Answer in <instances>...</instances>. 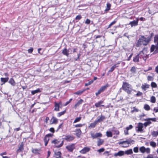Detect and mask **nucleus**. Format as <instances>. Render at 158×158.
<instances>
[{
  "label": "nucleus",
  "instance_id": "nucleus-48",
  "mask_svg": "<svg viewBox=\"0 0 158 158\" xmlns=\"http://www.w3.org/2000/svg\"><path fill=\"white\" fill-rule=\"evenodd\" d=\"M112 131L114 132V134H116V135H118L119 134V131L116 129L112 130Z\"/></svg>",
  "mask_w": 158,
  "mask_h": 158
},
{
  "label": "nucleus",
  "instance_id": "nucleus-14",
  "mask_svg": "<svg viewBox=\"0 0 158 158\" xmlns=\"http://www.w3.org/2000/svg\"><path fill=\"white\" fill-rule=\"evenodd\" d=\"M143 124L142 123H139L138 124L137 128L138 129L137 131L139 132H142L143 131Z\"/></svg>",
  "mask_w": 158,
  "mask_h": 158
},
{
  "label": "nucleus",
  "instance_id": "nucleus-17",
  "mask_svg": "<svg viewBox=\"0 0 158 158\" xmlns=\"http://www.w3.org/2000/svg\"><path fill=\"white\" fill-rule=\"evenodd\" d=\"M124 152L123 151H119L118 152L114 154V156L115 157L117 156H121L124 155Z\"/></svg>",
  "mask_w": 158,
  "mask_h": 158
},
{
  "label": "nucleus",
  "instance_id": "nucleus-36",
  "mask_svg": "<svg viewBox=\"0 0 158 158\" xmlns=\"http://www.w3.org/2000/svg\"><path fill=\"white\" fill-rule=\"evenodd\" d=\"M110 6H111V4L109 3H107L106 4V8L105 10V11H108L110 9Z\"/></svg>",
  "mask_w": 158,
  "mask_h": 158
},
{
  "label": "nucleus",
  "instance_id": "nucleus-63",
  "mask_svg": "<svg viewBox=\"0 0 158 158\" xmlns=\"http://www.w3.org/2000/svg\"><path fill=\"white\" fill-rule=\"evenodd\" d=\"M148 81H152L153 80V77L151 76H148Z\"/></svg>",
  "mask_w": 158,
  "mask_h": 158
},
{
  "label": "nucleus",
  "instance_id": "nucleus-25",
  "mask_svg": "<svg viewBox=\"0 0 158 158\" xmlns=\"http://www.w3.org/2000/svg\"><path fill=\"white\" fill-rule=\"evenodd\" d=\"M105 118H106L104 116L101 115V116H99L98 119L96 120V121L98 123V122L102 121Z\"/></svg>",
  "mask_w": 158,
  "mask_h": 158
},
{
  "label": "nucleus",
  "instance_id": "nucleus-54",
  "mask_svg": "<svg viewBox=\"0 0 158 158\" xmlns=\"http://www.w3.org/2000/svg\"><path fill=\"white\" fill-rule=\"evenodd\" d=\"M105 150V149L104 148H101L100 149L98 150H97L98 152L99 153H101L102 152H103Z\"/></svg>",
  "mask_w": 158,
  "mask_h": 158
},
{
  "label": "nucleus",
  "instance_id": "nucleus-44",
  "mask_svg": "<svg viewBox=\"0 0 158 158\" xmlns=\"http://www.w3.org/2000/svg\"><path fill=\"white\" fill-rule=\"evenodd\" d=\"M81 117H80L76 118L74 121L73 123H75L77 122H79L80 120H81Z\"/></svg>",
  "mask_w": 158,
  "mask_h": 158
},
{
  "label": "nucleus",
  "instance_id": "nucleus-1",
  "mask_svg": "<svg viewBox=\"0 0 158 158\" xmlns=\"http://www.w3.org/2000/svg\"><path fill=\"white\" fill-rule=\"evenodd\" d=\"M150 41V38L149 37H145L144 36L142 35L137 41L136 46L137 47H140L142 44L146 46L148 45Z\"/></svg>",
  "mask_w": 158,
  "mask_h": 158
},
{
  "label": "nucleus",
  "instance_id": "nucleus-32",
  "mask_svg": "<svg viewBox=\"0 0 158 158\" xmlns=\"http://www.w3.org/2000/svg\"><path fill=\"white\" fill-rule=\"evenodd\" d=\"M9 82L13 86H15V81L13 78L10 79Z\"/></svg>",
  "mask_w": 158,
  "mask_h": 158
},
{
  "label": "nucleus",
  "instance_id": "nucleus-57",
  "mask_svg": "<svg viewBox=\"0 0 158 158\" xmlns=\"http://www.w3.org/2000/svg\"><path fill=\"white\" fill-rule=\"evenodd\" d=\"M82 18L81 16L80 15H78L76 16L75 18V19L77 20H79Z\"/></svg>",
  "mask_w": 158,
  "mask_h": 158
},
{
  "label": "nucleus",
  "instance_id": "nucleus-13",
  "mask_svg": "<svg viewBox=\"0 0 158 158\" xmlns=\"http://www.w3.org/2000/svg\"><path fill=\"white\" fill-rule=\"evenodd\" d=\"M90 150V148L87 147H85L83 149L80 151V152L82 154H85L89 152Z\"/></svg>",
  "mask_w": 158,
  "mask_h": 158
},
{
  "label": "nucleus",
  "instance_id": "nucleus-41",
  "mask_svg": "<svg viewBox=\"0 0 158 158\" xmlns=\"http://www.w3.org/2000/svg\"><path fill=\"white\" fill-rule=\"evenodd\" d=\"M150 146H152L153 148H155L156 146V143L153 141H151L150 143Z\"/></svg>",
  "mask_w": 158,
  "mask_h": 158
},
{
  "label": "nucleus",
  "instance_id": "nucleus-50",
  "mask_svg": "<svg viewBox=\"0 0 158 158\" xmlns=\"http://www.w3.org/2000/svg\"><path fill=\"white\" fill-rule=\"evenodd\" d=\"M152 135L154 137H156L158 135L157 131H153L152 133Z\"/></svg>",
  "mask_w": 158,
  "mask_h": 158
},
{
  "label": "nucleus",
  "instance_id": "nucleus-39",
  "mask_svg": "<svg viewBox=\"0 0 158 158\" xmlns=\"http://www.w3.org/2000/svg\"><path fill=\"white\" fill-rule=\"evenodd\" d=\"M154 42L156 44H158V35H156L154 37Z\"/></svg>",
  "mask_w": 158,
  "mask_h": 158
},
{
  "label": "nucleus",
  "instance_id": "nucleus-2",
  "mask_svg": "<svg viewBox=\"0 0 158 158\" xmlns=\"http://www.w3.org/2000/svg\"><path fill=\"white\" fill-rule=\"evenodd\" d=\"M122 88L128 94H132L133 91H135L132 89L131 85L127 82H123Z\"/></svg>",
  "mask_w": 158,
  "mask_h": 158
},
{
  "label": "nucleus",
  "instance_id": "nucleus-60",
  "mask_svg": "<svg viewBox=\"0 0 158 158\" xmlns=\"http://www.w3.org/2000/svg\"><path fill=\"white\" fill-rule=\"evenodd\" d=\"M90 22L91 21L89 19H87L85 22V23L86 24H90Z\"/></svg>",
  "mask_w": 158,
  "mask_h": 158
},
{
  "label": "nucleus",
  "instance_id": "nucleus-3",
  "mask_svg": "<svg viewBox=\"0 0 158 158\" xmlns=\"http://www.w3.org/2000/svg\"><path fill=\"white\" fill-rule=\"evenodd\" d=\"M60 142V141L58 139H55L53 140H52L51 142V143L52 144H54V146H55V147L59 148L61 147L63 144L64 142L62 141L61 143H60L59 145H58Z\"/></svg>",
  "mask_w": 158,
  "mask_h": 158
},
{
  "label": "nucleus",
  "instance_id": "nucleus-30",
  "mask_svg": "<svg viewBox=\"0 0 158 158\" xmlns=\"http://www.w3.org/2000/svg\"><path fill=\"white\" fill-rule=\"evenodd\" d=\"M124 152V154H125L127 155H129L130 154H131L133 153L132 150L131 149H130L127 150H126Z\"/></svg>",
  "mask_w": 158,
  "mask_h": 158
},
{
  "label": "nucleus",
  "instance_id": "nucleus-21",
  "mask_svg": "<svg viewBox=\"0 0 158 158\" xmlns=\"http://www.w3.org/2000/svg\"><path fill=\"white\" fill-rule=\"evenodd\" d=\"M84 101L82 99H80L74 105V108L75 109H76V108L79 106Z\"/></svg>",
  "mask_w": 158,
  "mask_h": 158
},
{
  "label": "nucleus",
  "instance_id": "nucleus-8",
  "mask_svg": "<svg viewBox=\"0 0 158 158\" xmlns=\"http://www.w3.org/2000/svg\"><path fill=\"white\" fill-rule=\"evenodd\" d=\"M154 51L153 54H155L158 53V48L154 45H152L150 48V52Z\"/></svg>",
  "mask_w": 158,
  "mask_h": 158
},
{
  "label": "nucleus",
  "instance_id": "nucleus-49",
  "mask_svg": "<svg viewBox=\"0 0 158 158\" xmlns=\"http://www.w3.org/2000/svg\"><path fill=\"white\" fill-rule=\"evenodd\" d=\"M94 82V80H91L90 81H89V82H88V83H86L85 84V86H88L89 85H90L92 83H93Z\"/></svg>",
  "mask_w": 158,
  "mask_h": 158
},
{
  "label": "nucleus",
  "instance_id": "nucleus-45",
  "mask_svg": "<svg viewBox=\"0 0 158 158\" xmlns=\"http://www.w3.org/2000/svg\"><path fill=\"white\" fill-rule=\"evenodd\" d=\"M156 99L154 96H152L151 98V102L152 103H154L156 102Z\"/></svg>",
  "mask_w": 158,
  "mask_h": 158
},
{
  "label": "nucleus",
  "instance_id": "nucleus-22",
  "mask_svg": "<svg viewBox=\"0 0 158 158\" xmlns=\"http://www.w3.org/2000/svg\"><path fill=\"white\" fill-rule=\"evenodd\" d=\"M103 103V101H100L99 102L96 103L95 104V106L96 107H99L101 106L104 107V105H102V104Z\"/></svg>",
  "mask_w": 158,
  "mask_h": 158
},
{
  "label": "nucleus",
  "instance_id": "nucleus-18",
  "mask_svg": "<svg viewBox=\"0 0 158 158\" xmlns=\"http://www.w3.org/2000/svg\"><path fill=\"white\" fill-rule=\"evenodd\" d=\"M149 86L150 85L148 84L144 83V84H143L142 85L141 88L142 90L144 91H145L147 89L149 88Z\"/></svg>",
  "mask_w": 158,
  "mask_h": 158
},
{
  "label": "nucleus",
  "instance_id": "nucleus-9",
  "mask_svg": "<svg viewBox=\"0 0 158 158\" xmlns=\"http://www.w3.org/2000/svg\"><path fill=\"white\" fill-rule=\"evenodd\" d=\"M74 139L73 136L70 135H67L65 136L63 139L68 142H70L73 140Z\"/></svg>",
  "mask_w": 158,
  "mask_h": 158
},
{
  "label": "nucleus",
  "instance_id": "nucleus-46",
  "mask_svg": "<svg viewBox=\"0 0 158 158\" xmlns=\"http://www.w3.org/2000/svg\"><path fill=\"white\" fill-rule=\"evenodd\" d=\"M106 135L108 137H111L112 136V135L111 131H107L106 132Z\"/></svg>",
  "mask_w": 158,
  "mask_h": 158
},
{
  "label": "nucleus",
  "instance_id": "nucleus-12",
  "mask_svg": "<svg viewBox=\"0 0 158 158\" xmlns=\"http://www.w3.org/2000/svg\"><path fill=\"white\" fill-rule=\"evenodd\" d=\"M61 155L62 154L60 152H54L53 157L54 158H62Z\"/></svg>",
  "mask_w": 158,
  "mask_h": 158
},
{
  "label": "nucleus",
  "instance_id": "nucleus-58",
  "mask_svg": "<svg viewBox=\"0 0 158 158\" xmlns=\"http://www.w3.org/2000/svg\"><path fill=\"white\" fill-rule=\"evenodd\" d=\"M83 125L81 124H78L74 125V126L75 127H81L83 126Z\"/></svg>",
  "mask_w": 158,
  "mask_h": 158
},
{
  "label": "nucleus",
  "instance_id": "nucleus-52",
  "mask_svg": "<svg viewBox=\"0 0 158 158\" xmlns=\"http://www.w3.org/2000/svg\"><path fill=\"white\" fill-rule=\"evenodd\" d=\"M145 61L148 58V55L145 54L142 57Z\"/></svg>",
  "mask_w": 158,
  "mask_h": 158
},
{
  "label": "nucleus",
  "instance_id": "nucleus-61",
  "mask_svg": "<svg viewBox=\"0 0 158 158\" xmlns=\"http://www.w3.org/2000/svg\"><path fill=\"white\" fill-rule=\"evenodd\" d=\"M134 152H135L137 153L138 152V148L137 147H135L133 149Z\"/></svg>",
  "mask_w": 158,
  "mask_h": 158
},
{
  "label": "nucleus",
  "instance_id": "nucleus-26",
  "mask_svg": "<svg viewBox=\"0 0 158 158\" xmlns=\"http://www.w3.org/2000/svg\"><path fill=\"white\" fill-rule=\"evenodd\" d=\"M110 85L108 84H106L105 85L102 86L100 88V89L102 90V91L103 92L104 91L107 87H109Z\"/></svg>",
  "mask_w": 158,
  "mask_h": 158
},
{
  "label": "nucleus",
  "instance_id": "nucleus-53",
  "mask_svg": "<svg viewBox=\"0 0 158 158\" xmlns=\"http://www.w3.org/2000/svg\"><path fill=\"white\" fill-rule=\"evenodd\" d=\"M102 92V90L100 89L97 92L95 93L96 95L98 96L99 94H100Z\"/></svg>",
  "mask_w": 158,
  "mask_h": 158
},
{
  "label": "nucleus",
  "instance_id": "nucleus-42",
  "mask_svg": "<svg viewBox=\"0 0 158 158\" xmlns=\"http://www.w3.org/2000/svg\"><path fill=\"white\" fill-rule=\"evenodd\" d=\"M65 112H66V110H64L63 111L61 112L58 113L57 114V117H60L61 116V115L64 114H65Z\"/></svg>",
  "mask_w": 158,
  "mask_h": 158
},
{
  "label": "nucleus",
  "instance_id": "nucleus-28",
  "mask_svg": "<svg viewBox=\"0 0 158 158\" xmlns=\"http://www.w3.org/2000/svg\"><path fill=\"white\" fill-rule=\"evenodd\" d=\"M75 132H76V135L77 136L79 137L81 133V131L80 129H76Z\"/></svg>",
  "mask_w": 158,
  "mask_h": 158
},
{
  "label": "nucleus",
  "instance_id": "nucleus-64",
  "mask_svg": "<svg viewBox=\"0 0 158 158\" xmlns=\"http://www.w3.org/2000/svg\"><path fill=\"white\" fill-rule=\"evenodd\" d=\"M147 158H158L157 156L154 158L152 155H148L147 157Z\"/></svg>",
  "mask_w": 158,
  "mask_h": 158
},
{
  "label": "nucleus",
  "instance_id": "nucleus-16",
  "mask_svg": "<svg viewBox=\"0 0 158 158\" xmlns=\"http://www.w3.org/2000/svg\"><path fill=\"white\" fill-rule=\"evenodd\" d=\"M58 123V119L56 117L53 116L51 120V124H56Z\"/></svg>",
  "mask_w": 158,
  "mask_h": 158
},
{
  "label": "nucleus",
  "instance_id": "nucleus-29",
  "mask_svg": "<svg viewBox=\"0 0 158 158\" xmlns=\"http://www.w3.org/2000/svg\"><path fill=\"white\" fill-rule=\"evenodd\" d=\"M140 58L139 55H137L135 57H133V61L134 62H139V59Z\"/></svg>",
  "mask_w": 158,
  "mask_h": 158
},
{
  "label": "nucleus",
  "instance_id": "nucleus-62",
  "mask_svg": "<svg viewBox=\"0 0 158 158\" xmlns=\"http://www.w3.org/2000/svg\"><path fill=\"white\" fill-rule=\"evenodd\" d=\"M142 94L143 93L142 92L139 91L135 95L137 96H139L142 95Z\"/></svg>",
  "mask_w": 158,
  "mask_h": 158
},
{
  "label": "nucleus",
  "instance_id": "nucleus-34",
  "mask_svg": "<svg viewBox=\"0 0 158 158\" xmlns=\"http://www.w3.org/2000/svg\"><path fill=\"white\" fill-rule=\"evenodd\" d=\"M145 116V114H144L143 113L142 114L140 115L139 116V118L142 121H144L148 120V118H143V117Z\"/></svg>",
  "mask_w": 158,
  "mask_h": 158
},
{
  "label": "nucleus",
  "instance_id": "nucleus-20",
  "mask_svg": "<svg viewBox=\"0 0 158 158\" xmlns=\"http://www.w3.org/2000/svg\"><path fill=\"white\" fill-rule=\"evenodd\" d=\"M103 143L104 140L103 139L100 138L98 139V140L97 141V145L98 146H100Z\"/></svg>",
  "mask_w": 158,
  "mask_h": 158
},
{
  "label": "nucleus",
  "instance_id": "nucleus-31",
  "mask_svg": "<svg viewBox=\"0 0 158 158\" xmlns=\"http://www.w3.org/2000/svg\"><path fill=\"white\" fill-rule=\"evenodd\" d=\"M98 123L95 120L94 123H91L89 126V127L94 128L96 125Z\"/></svg>",
  "mask_w": 158,
  "mask_h": 158
},
{
  "label": "nucleus",
  "instance_id": "nucleus-19",
  "mask_svg": "<svg viewBox=\"0 0 158 158\" xmlns=\"http://www.w3.org/2000/svg\"><path fill=\"white\" fill-rule=\"evenodd\" d=\"M23 143H22L20 145V146L19 147L18 149L16 151V152L17 153L19 152H22L23 151Z\"/></svg>",
  "mask_w": 158,
  "mask_h": 158
},
{
  "label": "nucleus",
  "instance_id": "nucleus-33",
  "mask_svg": "<svg viewBox=\"0 0 158 158\" xmlns=\"http://www.w3.org/2000/svg\"><path fill=\"white\" fill-rule=\"evenodd\" d=\"M40 89L38 88L36 90L32 91H31V93L32 95H34L35 94L40 92Z\"/></svg>",
  "mask_w": 158,
  "mask_h": 158
},
{
  "label": "nucleus",
  "instance_id": "nucleus-51",
  "mask_svg": "<svg viewBox=\"0 0 158 158\" xmlns=\"http://www.w3.org/2000/svg\"><path fill=\"white\" fill-rule=\"evenodd\" d=\"M151 86L152 88H156L157 87L156 84L154 82H152L151 83Z\"/></svg>",
  "mask_w": 158,
  "mask_h": 158
},
{
  "label": "nucleus",
  "instance_id": "nucleus-15",
  "mask_svg": "<svg viewBox=\"0 0 158 158\" xmlns=\"http://www.w3.org/2000/svg\"><path fill=\"white\" fill-rule=\"evenodd\" d=\"M120 63L119 62H118L116 64H114L108 71V72L111 73L116 68L118 67V65L120 64Z\"/></svg>",
  "mask_w": 158,
  "mask_h": 158
},
{
  "label": "nucleus",
  "instance_id": "nucleus-37",
  "mask_svg": "<svg viewBox=\"0 0 158 158\" xmlns=\"http://www.w3.org/2000/svg\"><path fill=\"white\" fill-rule=\"evenodd\" d=\"M44 140L45 143V145L46 146L48 143L49 139L47 137L45 136Z\"/></svg>",
  "mask_w": 158,
  "mask_h": 158
},
{
  "label": "nucleus",
  "instance_id": "nucleus-40",
  "mask_svg": "<svg viewBox=\"0 0 158 158\" xmlns=\"http://www.w3.org/2000/svg\"><path fill=\"white\" fill-rule=\"evenodd\" d=\"M131 72L133 73H135L136 71V68L135 66L132 67L130 69Z\"/></svg>",
  "mask_w": 158,
  "mask_h": 158
},
{
  "label": "nucleus",
  "instance_id": "nucleus-27",
  "mask_svg": "<svg viewBox=\"0 0 158 158\" xmlns=\"http://www.w3.org/2000/svg\"><path fill=\"white\" fill-rule=\"evenodd\" d=\"M0 79L1 82L3 83V84H4L8 81L9 78L8 77L6 78L1 77Z\"/></svg>",
  "mask_w": 158,
  "mask_h": 158
},
{
  "label": "nucleus",
  "instance_id": "nucleus-5",
  "mask_svg": "<svg viewBox=\"0 0 158 158\" xmlns=\"http://www.w3.org/2000/svg\"><path fill=\"white\" fill-rule=\"evenodd\" d=\"M140 151L142 153H143L146 152L147 153H149L150 152V148H146L144 146L141 147L139 148Z\"/></svg>",
  "mask_w": 158,
  "mask_h": 158
},
{
  "label": "nucleus",
  "instance_id": "nucleus-56",
  "mask_svg": "<svg viewBox=\"0 0 158 158\" xmlns=\"http://www.w3.org/2000/svg\"><path fill=\"white\" fill-rule=\"evenodd\" d=\"M63 127V123H61L58 127L57 129L56 130V131H57L58 130H59L60 129L62 128Z\"/></svg>",
  "mask_w": 158,
  "mask_h": 158
},
{
  "label": "nucleus",
  "instance_id": "nucleus-7",
  "mask_svg": "<svg viewBox=\"0 0 158 158\" xmlns=\"http://www.w3.org/2000/svg\"><path fill=\"white\" fill-rule=\"evenodd\" d=\"M66 148L69 152H72L75 148V144L72 143L68 145L66 147Z\"/></svg>",
  "mask_w": 158,
  "mask_h": 158
},
{
  "label": "nucleus",
  "instance_id": "nucleus-55",
  "mask_svg": "<svg viewBox=\"0 0 158 158\" xmlns=\"http://www.w3.org/2000/svg\"><path fill=\"white\" fill-rule=\"evenodd\" d=\"M72 98H70L69 100L68 101L66 102L64 105V106H65L69 104L72 101Z\"/></svg>",
  "mask_w": 158,
  "mask_h": 158
},
{
  "label": "nucleus",
  "instance_id": "nucleus-43",
  "mask_svg": "<svg viewBox=\"0 0 158 158\" xmlns=\"http://www.w3.org/2000/svg\"><path fill=\"white\" fill-rule=\"evenodd\" d=\"M144 108L146 110H149L150 109V107L149 105L148 104H145L144 106Z\"/></svg>",
  "mask_w": 158,
  "mask_h": 158
},
{
  "label": "nucleus",
  "instance_id": "nucleus-38",
  "mask_svg": "<svg viewBox=\"0 0 158 158\" xmlns=\"http://www.w3.org/2000/svg\"><path fill=\"white\" fill-rule=\"evenodd\" d=\"M85 90L84 89L82 90H79L76 92H75L74 94L78 95H81L83 93Z\"/></svg>",
  "mask_w": 158,
  "mask_h": 158
},
{
  "label": "nucleus",
  "instance_id": "nucleus-23",
  "mask_svg": "<svg viewBox=\"0 0 158 158\" xmlns=\"http://www.w3.org/2000/svg\"><path fill=\"white\" fill-rule=\"evenodd\" d=\"M54 104L55 107L54 110L56 111H59L60 110L59 108L60 106L57 104V102H54Z\"/></svg>",
  "mask_w": 158,
  "mask_h": 158
},
{
  "label": "nucleus",
  "instance_id": "nucleus-47",
  "mask_svg": "<svg viewBox=\"0 0 158 158\" xmlns=\"http://www.w3.org/2000/svg\"><path fill=\"white\" fill-rule=\"evenodd\" d=\"M129 130V129L126 127L124 128V133L125 135H127L129 134L128 131Z\"/></svg>",
  "mask_w": 158,
  "mask_h": 158
},
{
  "label": "nucleus",
  "instance_id": "nucleus-24",
  "mask_svg": "<svg viewBox=\"0 0 158 158\" xmlns=\"http://www.w3.org/2000/svg\"><path fill=\"white\" fill-rule=\"evenodd\" d=\"M147 48H144L143 50L140 51L139 53L138 54V55H139V56L140 57V58H141L143 55H144L145 54H144V52H143V51L145 50H147Z\"/></svg>",
  "mask_w": 158,
  "mask_h": 158
},
{
  "label": "nucleus",
  "instance_id": "nucleus-10",
  "mask_svg": "<svg viewBox=\"0 0 158 158\" xmlns=\"http://www.w3.org/2000/svg\"><path fill=\"white\" fill-rule=\"evenodd\" d=\"M135 141L131 139H128L126 141L120 142H119V144H121L126 143L127 144H129L131 143H133Z\"/></svg>",
  "mask_w": 158,
  "mask_h": 158
},
{
  "label": "nucleus",
  "instance_id": "nucleus-35",
  "mask_svg": "<svg viewBox=\"0 0 158 158\" xmlns=\"http://www.w3.org/2000/svg\"><path fill=\"white\" fill-rule=\"evenodd\" d=\"M146 121H147V122L144 123L143 124L145 127H147L152 123V122L150 121V120H146Z\"/></svg>",
  "mask_w": 158,
  "mask_h": 158
},
{
  "label": "nucleus",
  "instance_id": "nucleus-4",
  "mask_svg": "<svg viewBox=\"0 0 158 158\" xmlns=\"http://www.w3.org/2000/svg\"><path fill=\"white\" fill-rule=\"evenodd\" d=\"M91 137L93 139L98 138V137H101L102 134L100 132L94 133L92 132L90 133Z\"/></svg>",
  "mask_w": 158,
  "mask_h": 158
},
{
  "label": "nucleus",
  "instance_id": "nucleus-6",
  "mask_svg": "<svg viewBox=\"0 0 158 158\" xmlns=\"http://www.w3.org/2000/svg\"><path fill=\"white\" fill-rule=\"evenodd\" d=\"M70 52V53H72V49L69 48L67 49V48H65L62 51V53L64 55L68 57L69 55V52Z\"/></svg>",
  "mask_w": 158,
  "mask_h": 158
},
{
  "label": "nucleus",
  "instance_id": "nucleus-59",
  "mask_svg": "<svg viewBox=\"0 0 158 158\" xmlns=\"http://www.w3.org/2000/svg\"><path fill=\"white\" fill-rule=\"evenodd\" d=\"M148 120H152L153 122L156 121V118H148Z\"/></svg>",
  "mask_w": 158,
  "mask_h": 158
},
{
  "label": "nucleus",
  "instance_id": "nucleus-11",
  "mask_svg": "<svg viewBox=\"0 0 158 158\" xmlns=\"http://www.w3.org/2000/svg\"><path fill=\"white\" fill-rule=\"evenodd\" d=\"M139 20V19L138 18H136V20H135L133 21L130 22L129 24L130 25L131 27L136 26L138 25V22Z\"/></svg>",
  "mask_w": 158,
  "mask_h": 158
}]
</instances>
